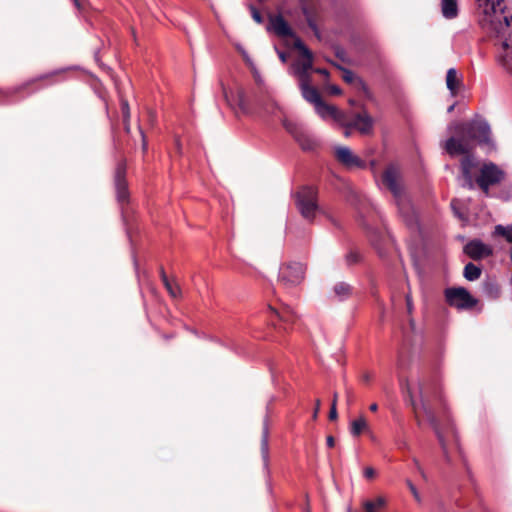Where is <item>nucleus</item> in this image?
<instances>
[{"label":"nucleus","instance_id":"obj_1","mask_svg":"<svg viewBox=\"0 0 512 512\" xmlns=\"http://www.w3.org/2000/svg\"><path fill=\"white\" fill-rule=\"evenodd\" d=\"M419 395L422 410L437 436L445 461L450 463L451 458L444 433L446 431L453 432V422L442 397L441 389L435 380L420 382Z\"/></svg>","mask_w":512,"mask_h":512},{"label":"nucleus","instance_id":"obj_2","mask_svg":"<svg viewBox=\"0 0 512 512\" xmlns=\"http://www.w3.org/2000/svg\"><path fill=\"white\" fill-rule=\"evenodd\" d=\"M398 169L390 165L382 174L383 185L393 194L398 212L405 225L411 229L418 226V216L411 200L404 192L403 186L399 181Z\"/></svg>","mask_w":512,"mask_h":512},{"label":"nucleus","instance_id":"obj_3","mask_svg":"<svg viewBox=\"0 0 512 512\" xmlns=\"http://www.w3.org/2000/svg\"><path fill=\"white\" fill-rule=\"evenodd\" d=\"M476 2L486 16L491 15L490 22L497 35H505L511 27L512 16L503 15V0H476Z\"/></svg>","mask_w":512,"mask_h":512},{"label":"nucleus","instance_id":"obj_4","mask_svg":"<svg viewBox=\"0 0 512 512\" xmlns=\"http://www.w3.org/2000/svg\"><path fill=\"white\" fill-rule=\"evenodd\" d=\"M317 189L312 186H302L295 193V205L301 216L312 222L319 211Z\"/></svg>","mask_w":512,"mask_h":512},{"label":"nucleus","instance_id":"obj_5","mask_svg":"<svg viewBox=\"0 0 512 512\" xmlns=\"http://www.w3.org/2000/svg\"><path fill=\"white\" fill-rule=\"evenodd\" d=\"M454 131L457 135L466 134L469 140H475L480 144H488L490 142V126L481 118H476L470 122L459 123L455 126Z\"/></svg>","mask_w":512,"mask_h":512},{"label":"nucleus","instance_id":"obj_6","mask_svg":"<svg viewBox=\"0 0 512 512\" xmlns=\"http://www.w3.org/2000/svg\"><path fill=\"white\" fill-rule=\"evenodd\" d=\"M306 266L300 262H288L280 266L278 282L286 289H291L305 279Z\"/></svg>","mask_w":512,"mask_h":512},{"label":"nucleus","instance_id":"obj_7","mask_svg":"<svg viewBox=\"0 0 512 512\" xmlns=\"http://www.w3.org/2000/svg\"><path fill=\"white\" fill-rule=\"evenodd\" d=\"M504 172L494 163L489 162L480 166L479 174L475 178L476 185L485 193H489L491 186L501 183Z\"/></svg>","mask_w":512,"mask_h":512},{"label":"nucleus","instance_id":"obj_8","mask_svg":"<svg viewBox=\"0 0 512 512\" xmlns=\"http://www.w3.org/2000/svg\"><path fill=\"white\" fill-rule=\"evenodd\" d=\"M446 303L459 310H469L474 308L478 300L474 298L464 287H450L444 290Z\"/></svg>","mask_w":512,"mask_h":512},{"label":"nucleus","instance_id":"obj_9","mask_svg":"<svg viewBox=\"0 0 512 512\" xmlns=\"http://www.w3.org/2000/svg\"><path fill=\"white\" fill-rule=\"evenodd\" d=\"M480 162L475 155L462 157L460 160L461 186L473 190L476 185L475 178L479 174Z\"/></svg>","mask_w":512,"mask_h":512},{"label":"nucleus","instance_id":"obj_10","mask_svg":"<svg viewBox=\"0 0 512 512\" xmlns=\"http://www.w3.org/2000/svg\"><path fill=\"white\" fill-rule=\"evenodd\" d=\"M127 165L124 159L120 160L114 172V187L116 198L122 206L129 203L130 194L128 190V182L126 179Z\"/></svg>","mask_w":512,"mask_h":512},{"label":"nucleus","instance_id":"obj_11","mask_svg":"<svg viewBox=\"0 0 512 512\" xmlns=\"http://www.w3.org/2000/svg\"><path fill=\"white\" fill-rule=\"evenodd\" d=\"M468 140L469 138H467L466 134H456V136H452L446 140L444 148L446 152L452 157L457 155H462V157L474 155L472 153L473 146L469 143Z\"/></svg>","mask_w":512,"mask_h":512},{"label":"nucleus","instance_id":"obj_12","mask_svg":"<svg viewBox=\"0 0 512 512\" xmlns=\"http://www.w3.org/2000/svg\"><path fill=\"white\" fill-rule=\"evenodd\" d=\"M299 3L309 28L320 39V31L317 24L320 16L319 4L313 0H299Z\"/></svg>","mask_w":512,"mask_h":512},{"label":"nucleus","instance_id":"obj_13","mask_svg":"<svg viewBox=\"0 0 512 512\" xmlns=\"http://www.w3.org/2000/svg\"><path fill=\"white\" fill-rule=\"evenodd\" d=\"M334 156L336 160L347 169H364L366 167L365 161L359 158L357 155L353 154L351 149L348 147H336L334 150Z\"/></svg>","mask_w":512,"mask_h":512},{"label":"nucleus","instance_id":"obj_14","mask_svg":"<svg viewBox=\"0 0 512 512\" xmlns=\"http://www.w3.org/2000/svg\"><path fill=\"white\" fill-rule=\"evenodd\" d=\"M269 23L267 25V31L273 32L280 38L295 37L293 29L290 27L288 22L284 19L281 14L272 15L270 14Z\"/></svg>","mask_w":512,"mask_h":512},{"label":"nucleus","instance_id":"obj_15","mask_svg":"<svg viewBox=\"0 0 512 512\" xmlns=\"http://www.w3.org/2000/svg\"><path fill=\"white\" fill-rule=\"evenodd\" d=\"M464 253L473 260H481L491 256L493 251L491 247L480 240H471L464 246Z\"/></svg>","mask_w":512,"mask_h":512},{"label":"nucleus","instance_id":"obj_16","mask_svg":"<svg viewBox=\"0 0 512 512\" xmlns=\"http://www.w3.org/2000/svg\"><path fill=\"white\" fill-rule=\"evenodd\" d=\"M346 126L357 129L361 134H369L373 129V119L366 111H363L356 113L354 119Z\"/></svg>","mask_w":512,"mask_h":512},{"label":"nucleus","instance_id":"obj_17","mask_svg":"<svg viewBox=\"0 0 512 512\" xmlns=\"http://www.w3.org/2000/svg\"><path fill=\"white\" fill-rule=\"evenodd\" d=\"M224 96L230 105L235 103L243 113H248L250 111L249 100L243 87H237L235 93L231 92L228 94L224 91Z\"/></svg>","mask_w":512,"mask_h":512},{"label":"nucleus","instance_id":"obj_18","mask_svg":"<svg viewBox=\"0 0 512 512\" xmlns=\"http://www.w3.org/2000/svg\"><path fill=\"white\" fill-rule=\"evenodd\" d=\"M65 72V70L63 69H59V70H54L52 72H49V73H45V74H42V75H39L35 78H32L28 81H26L25 83H23L22 85H20L19 87L16 88L15 92H20L22 90H25L27 89L28 87H30L31 85H34L38 82H41V81H50V83H54L55 82V78L61 74H63Z\"/></svg>","mask_w":512,"mask_h":512},{"label":"nucleus","instance_id":"obj_19","mask_svg":"<svg viewBox=\"0 0 512 512\" xmlns=\"http://www.w3.org/2000/svg\"><path fill=\"white\" fill-rule=\"evenodd\" d=\"M293 137L305 151H312L318 145L317 141L304 130H296L293 132Z\"/></svg>","mask_w":512,"mask_h":512},{"label":"nucleus","instance_id":"obj_20","mask_svg":"<svg viewBox=\"0 0 512 512\" xmlns=\"http://www.w3.org/2000/svg\"><path fill=\"white\" fill-rule=\"evenodd\" d=\"M353 290V286L349 283L344 281L337 282L332 288L333 298L344 301L352 296Z\"/></svg>","mask_w":512,"mask_h":512},{"label":"nucleus","instance_id":"obj_21","mask_svg":"<svg viewBox=\"0 0 512 512\" xmlns=\"http://www.w3.org/2000/svg\"><path fill=\"white\" fill-rule=\"evenodd\" d=\"M160 277L169 295L174 299L180 298L182 295L180 286L168 278L162 266L160 267Z\"/></svg>","mask_w":512,"mask_h":512},{"label":"nucleus","instance_id":"obj_22","mask_svg":"<svg viewBox=\"0 0 512 512\" xmlns=\"http://www.w3.org/2000/svg\"><path fill=\"white\" fill-rule=\"evenodd\" d=\"M333 65L343 72L342 78L346 83H348V84L355 83L357 85V87L361 88L364 92L368 91L367 86L363 82V80L358 78L351 70L346 69L337 64H333Z\"/></svg>","mask_w":512,"mask_h":512},{"label":"nucleus","instance_id":"obj_23","mask_svg":"<svg viewBox=\"0 0 512 512\" xmlns=\"http://www.w3.org/2000/svg\"><path fill=\"white\" fill-rule=\"evenodd\" d=\"M441 12L446 19L456 18L459 12L457 0H441Z\"/></svg>","mask_w":512,"mask_h":512},{"label":"nucleus","instance_id":"obj_24","mask_svg":"<svg viewBox=\"0 0 512 512\" xmlns=\"http://www.w3.org/2000/svg\"><path fill=\"white\" fill-rule=\"evenodd\" d=\"M504 54L500 56L499 62L506 69L507 72L512 74V44L510 45L506 39L502 43Z\"/></svg>","mask_w":512,"mask_h":512},{"label":"nucleus","instance_id":"obj_25","mask_svg":"<svg viewBox=\"0 0 512 512\" xmlns=\"http://www.w3.org/2000/svg\"><path fill=\"white\" fill-rule=\"evenodd\" d=\"M314 107H315L316 113L322 118H327V117L332 118L333 115L339 116L338 108L333 105H329V104L325 103L323 101V99L319 103H317Z\"/></svg>","mask_w":512,"mask_h":512},{"label":"nucleus","instance_id":"obj_26","mask_svg":"<svg viewBox=\"0 0 512 512\" xmlns=\"http://www.w3.org/2000/svg\"><path fill=\"white\" fill-rule=\"evenodd\" d=\"M303 98L314 106L322 100L321 94L314 86L300 89Z\"/></svg>","mask_w":512,"mask_h":512},{"label":"nucleus","instance_id":"obj_27","mask_svg":"<svg viewBox=\"0 0 512 512\" xmlns=\"http://www.w3.org/2000/svg\"><path fill=\"white\" fill-rule=\"evenodd\" d=\"M269 430L266 423H264L263 430H262V436H261V443H260V450L261 455L264 461V465L267 466L268 464V457H269Z\"/></svg>","mask_w":512,"mask_h":512},{"label":"nucleus","instance_id":"obj_28","mask_svg":"<svg viewBox=\"0 0 512 512\" xmlns=\"http://www.w3.org/2000/svg\"><path fill=\"white\" fill-rule=\"evenodd\" d=\"M461 81L458 79L457 71L455 68H450L446 74V85L447 88L453 95H456Z\"/></svg>","mask_w":512,"mask_h":512},{"label":"nucleus","instance_id":"obj_29","mask_svg":"<svg viewBox=\"0 0 512 512\" xmlns=\"http://www.w3.org/2000/svg\"><path fill=\"white\" fill-rule=\"evenodd\" d=\"M367 429L368 423L363 416H360L350 423V433L354 437L360 436Z\"/></svg>","mask_w":512,"mask_h":512},{"label":"nucleus","instance_id":"obj_30","mask_svg":"<svg viewBox=\"0 0 512 512\" xmlns=\"http://www.w3.org/2000/svg\"><path fill=\"white\" fill-rule=\"evenodd\" d=\"M482 270L480 267L474 265L473 263H468L464 267L463 276L468 281H475L480 278Z\"/></svg>","mask_w":512,"mask_h":512},{"label":"nucleus","instance_id":"obj_31","mask_svg":"<svg viewBox=\"0 0 512 512\" xmlns=\"http://www.w3.org/2000/svg\"><path fill=\"white\" fill-rule=\"evenodd\" d=\"M313 67V54H311L310 58H305L302 62H297L293 64V72L294 74H305L309 73V71Z\"/></svg>","mask_w":512,"mask_h":512},{"label":"nucleus","instance_id":"obj_32","mask_svg":"<svg viewBox=\"0 0 512 512\" xmlns=\"http://www.w3.org/2000/svg\"><path fill=\"white\" fill-rule=\"evenodd\" d=\"M345 264L352 267L362 262L363 256L357 249H350L344 256Z\"/></svg>","mask_w":512,"mask_h":512},{"label":"nucleus","instance_id":"obj_33","mask_svg":"<svg viewBox=\"0 0 512 512\" xmlns=\"http://www.w3.org/2000/svg\"><path fill=\"white\" fill-rule=\"evenodd\" d=\"M270 309L283 322H293L296 318L295 312L289 306H285L281 311L275 310L272 307Z\"/></svg>","mask_w":512,"mask_h":512},{"label":"nucleus","instance_id":"obj_34","mask_svg":"<svg viewBox=\"0 0 512 512\" xmlns=\"http://www.w3.org/2000/svg\"><path fill=\"white\" fill-rule=\"evenodd\" d=\"M402 390L407 392L408 402H409V404L411 405V407L413 409V412L415 414V418H416L417 424L420 426L421 425V420L419 419V416H418L417 404H416V401L414 400V397L412 395V392H411V389L409 387L408 382H406L405 384H402Z\"/></svg>","mask_w":512,"mask_h":512},{"label":"nucleus","instance_id":"obj_35","mask_svg":"<svg viewBox=\"0 0 512 512\" xmlns=\"http://www.w3.org/2000/svg\"><path fill=\"white\" fill-rule=\"evenodd\" d=\"M495 234L502 236L509 243H512V225L506 227L502 225H497L495 227Z\"/></svg>","mask_w":512,"mask_h":512},{"label":"nucleus","instance_id":"obj_36","mask_svg":"<svg viewBox=\"0 0 512 512\" xmlns=\"http://www.w3.org/2000/svg\"><path fill=\"white\" fill-rule=\"evenodd\" d=\"M293 38H294V48L297 49L300 52L302 57L310 58L312 52L305 46L303 41L299 37H297L296 35Z\"/></svg>","mask_w":512,"mask_h":512},{"label":"nucleus","instance_id":"obj_37","mask_svg":"<svg viewBox=\"0 0 512 512\" xmlns=\"http://www.w3.org/2000/svg\"><path fill=\"white\" fill-rule=\"evenodd\" d=\"M299 79L300 89L312 86V77L310 73L294 74Z\"/></svg>","mask_w":512,"mask_h":512},{"label":"nucleus","instance_id":"obj_38","mask_svg":"<svg viewBox=\"0 0 512 512\" xmlns=\"http://www.w3.org/2000/svg\"><path fill=\"white\" fill-rule=\"evenodd\" d=\"M249 10L251 12V16L253 18V20L258 23V24H262L264 22V18L262 16V14L260 13V11L252 4L249 5Z\"/></svg>","mask_w":512,"mask_h":512},{"label":"nucleus","instance_id":"obj_39","mask_svg":"<svg viewBox=\"0 0 512 512\" xmlns=\"http://www.w3.org/2000/svg\"><path fill=\"white\" fill-rule=\"evenodd\" d=\"M369 501L372 503L374 509H376L378 511L385 508L387 505L386 499L382 496H378L374 500H369Z\"/></svg>","mask_w":512,"mask_h":512},{"label":"nucleus","instance_id":"obj_40","mask_svg":"<svg viewBox=\"0 0 512 512\" xmlns=\"http://www.w3.org/2000/svg\"><path fill=\"white\" fill-rule=\"evenodd\" d=\"M120 106H121L122 118H130L131 114H130V107H129L128 101L124 98H121Z\"/></svg>","mask_w":512,"mask_h":512},{"label":"nucleus","instance_id":"obj_41","mask_svg":"<svg viewBox=\"0 0 512 512\" xmlns=\"http://www.w3.org/2000/svg\"><path fill=\"white\" fill-rule=\"evenodd\" d=\"M406 484H407V486H408V488H409L410 492L412 493V495H413L414 499H415L418 503H420V502H421V496H420V494H419V492H418V490H417L416 486H415V485L412 483V481H411V480H409V479H407V480H406Z\"/></svg>","mask_w":512,"mask_h":512},{"label":"nucleus","instance_id":"obj_42","mask_svg":"<svg viewBox=\"0 0 512 512\" xmlns=\"http://www.w3.org/2000/svg\"><path fill=\"white\" fill-rule=\"evenodd\" d=\"M405 301H406L407 313L408 314H412L413 309H414V305H413V300H412V296H411L410 293H407L405 295Z\"/></svg>","mask_w":512,"mask_h":512},{"label":"nucleus","instance_id":"obj_43","mask_svg":"<svg viewBox=\"0 0 512 512\" xmlns=\"http://www.w3.org/2000/svg\"><path fill=\"white\" fill-rule=\"evenodd\" d=\"M338 113H339V116L338 115H333L332 118L334 120H336L337 122L341 123L342 125L346 126V124H348L346 122V114L344 112H342L341 110L338 109Z\"/></svg>","mask_w":512,"mask_h":512},{"label":"nucleus","instance_id":"obj_44","mask_svg":"<svg viewBox=\"0 0 512 512\" xmlns=\"http://www.w3.org/2000/svg\"><path fill=\"white\" fill-rule=\"evenodd\" d=\"M328 417H329L330 421L337 420L338 412H337V407H335V403H331V408H330L329 416Z\"/></svg>","mask_w":512,"mask_h":512},{"label":"nucleus","instance_id":"obj_45","mask_svg":"<svg viewBox=\"0 0 512 512\" xmlns=\"http://www.w3.org/2000/svg\"><path fill=\"white\" fill-rule=\"evenodd\" d=\"M376 475V471L372 467H366L364 469L365 478L372 480Z\"/></svg>","mask_w":512,"mask_h":512},{"label":"nucleus","instance_id":"obj_46","mask_svg":"<svg viewBox=\"0 0 512 512\" xmlns=\"http://www.w3.org/2000/svg\"><path fill=\"white\" fill-rule=\"evenodd\" d=\"M362 507L365 512H379L378 510L374 509V507L370 501H364L362 503Z\"/></svg>","mask_w":512,"mask_h":512},{"label":"nucleus","instance_id":"obj_47","mask_svg":"<svg viewBox=\"0 0 512 512\" xmlns=\"http://www.w3.org/2000/svg\"><path fill=\"white\" fill-rule=\"evenodd\" d=\"M284 126H285L286 130L289 133H291L292 135H293V132H295L296 130H302L296 124H293V123H284Z\"/></svg>","mask_w":512,"mask_h":512},{"label":"nucleus","instance_id":"obj_48","mask_svg":"<svg viewBox=\"0 0 512 512\" xmlns=\"http://www.w3.org/2000/svg\"><path fill=\"white\" fill-rule=\"evenodd\" d=\"M328 90H329L330 94H332V95H340L342 93L341 88L337 85H330L328 87Z\"/></svg>","mask_w":512,"mask_h":512},{"label":"nucleus","instance_id":"obj_49","mask_svg":"<svg viewBox=\"0 0 512 512\" xmlns=\"http://www.w3.org/2000/svg\"><path fill=\"white\" fill-rule=\"evenodd\" d=\"M147 113H148L149 123H150L151 126H153L155 121H156V113L152 109H148Z\"/></svg>","mask_w":512,"mask_h":512},{"label":"nucleus","instance_id":"obj_50","mask_svg":"<svg viewBox=\"0 0 512 512\" xmlns=\"http://www.w3.org/2000/svg\"><path fill=\"white\" fill-rule=\"evenodd\" d=\"M124 131L129 134L131 132L130 118H122Z\"/></svg>","mask_w":512,"mask_h":512},{"label":"nucleus","instance_id":"obj_51","mask_svg":"<svg viewBox=\"0 0 512 512\" xmlns=\"http://www.w3.org/2000/svg\"><path fill=\"white\" fill-rule=\"evenodd\" d=\"M139 131H140V134H141V137H142V150L143 152L145 153L147 151V140H146V136L142 130L141 127H139Z\"/></svg>","mask_w":512,"mask_h":512},{"label":"nucleus","instance_id":"obj_52","mask_svg":"<svg viewBox=\"0 0 512 512\" xmlns=\"http://www.w3.org/2000/svg\"><path fill=\"white\" fill-rule=\"evenodd\" d=\"M321 401L320 399H317L315 402V408L313 412V419H316L320 410Z\"/></svg>","mask_w":512,"mask_h":512},{"label":"nucleus","instance_id":"obj_53","mask_svg":"<svg viewBox=\"0 0 512 512\" xmlns=\"http://www.w3.org/2000/svg\"><path fill=\"white\" fill-rule=\"evenodd\" d=\"M326 444L329 448H333L335 446V438L331 435L327 436Z\"/></svg>","mask_w":512,"mask_h":512},{"label":"nucleus","instance_id":"obj_54","mask_svg":"<svg viewBox=\"0 0 512 512\" xmlns=\"http://www.w3.org/2000/svg\"><path fill=\"white\" fill-rule=\"evenodd\" d=\"M314 71L320 75L325 76V77L329 76V71L325 68H316V69H314Z\"/></svg>","mask_w":512,"mask_h":512},{"label":"nucleus","instance_id":"obj_55","mask_svg":"<svg viewBox=\"0 0 512 512\" xmlns=\"http://www.w3.org/2000/svg\"><path fill=\"white\" fill-rule=\"evenodd\" d=\"M75 7L78 9V10H84V2L82 0H72Z\"/></svg>","mask_w":512,"mask_h":512},{"label":"nucleus","instance_id":"obj_56","mask_svg":"<svg viewBox=\"0 0 512 512\" xmlns=\"http://www.w3.org/2000/svg\"><path fill=\"white\" fill-rule=\"evenodd\" d=\"M417 471H418V472H419V474L421 475L422 479H423L424 481H427V475H426V473H425L424 469H423L422 467H419V470H417Z\"/></svg>","mask_w":512,"mask_h":512},{"label":"nucleus","instance_id":"obj_57","mask_svg":"<svg viewBox=\"0 0 512 512\" xmlns=\"http://www.w3.org/2000/svg\"><path fill=\"white\" fill-rule=\"evenodd\" d=\"M370 379H371V376H370V374H368V373H365V374L362 376V380H363L364 382H366V383H368V382L370 381Z\"/></svg>","mask_w":512,"mask_h":512},{"label":"nucleus","instance_id":"obj_58","mask_svg":"<svg viewBox=\"0 0 512 512\" xmlns=\"http://www.w3.org/2000/svg\"><path fill=\"white\" fill-rule=\"evenodd\" d=\"M369 410L372 411V412H376L378 410V405L376 403H372L369 406Z\"/></svg>","mask_w":512,"mask_h":512},{"label":"nucleus","instance_id":"obj_59","mask_svg":"<svg viewBox=\"0 0 512 512\" xmlns=\"http://www.w3.org/2000/svg\"><path fill=\"white\" fill-rule=\"evenodd\" d=\"M279 58L281 59L282 62H286V60H287L286 53L285 52H279Z\"/></svg>","mask_w":512,"mask_h":512},{"label":"nucleus","instance_id":"obj_60","mask_svg":"<svg viewBox=\"0 0 512 512\" xmlns=\"http://www.w3.org/2000/svg\"><path fill=\"white\" fill-rule=\"evenodd\" d=\"M345 127H346V129H345V131H344V136H345L346 138H348V137H350V135H351V131H350V129H351L352 127H347V126H345Z\"/></svg>","mask_w":512,"mask_h":512},{"label":"nucleus","instance_id":"obj_61","mask_svg":"<svg viewBox=\"0 0 512 512\" xmlns=\"http://www.w3.org/2000/svg\"><path fill=\"white\" fill-rule=\"evenodd\" d=\"M413 463L417 470H419V467H422L419 460L417 458H413Z\"/></svg>","mask_w":512,"mask_h":512},{"label":"nucleus","instance_id":"obj_62","mask_svg":"<svg viewBox=\"0 0 512 512\" xmlns=\"http://www.w3.org/2000/svg\"><path fill=\"white\" fill-rule=\"evenodd\" d=\"M346 394H347V401L350 402L351 398H352V391L350 389H347Z\"/></svg>","mask_w":512,"mask_h":512},{"label":"nucleus","instance_id":"obj_63","mask_svg":"<svg viewBox=\"0 0 512 512\" xmlns=\"http://www.w3.org/2000/svg\"><path fill=\"white\" fill-rule=\"evenodd\" d=\"M338 393L335 392L333 395L332 403H335V407H337Z\"/></svg>","mask_w":512,"mask_h":512},{"label":"nucleus","instance_id":"obj_64","mask_svg":"<svg viewBox=\"0 0 512 512\" xmlns=\"http://www.w3.org/2000/svg\"><path fill=\"white\" fill-rule=\"evenodd\" d=\"M175 143H176L177 150L180 152L181 146H180L179 140L176 139Z\"/></svg>","mask_w":512,"mask_h":512}]
</instances>
